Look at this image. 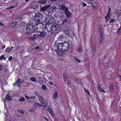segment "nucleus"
I'll list each match as a JSON object with an SVG mask.
<instances>
[{
    "label": "nucleus",
    "mask_w": 121,
    "mask_h": 121,
    "mask_svg": "<svg viewBox=\"0 0 121 121\" xmlns=\"http://www.w3.org/2000/svg\"><path fill=\"white\" fill-rule=\"evenodd\" d=\"M111 15V13H108V14L105 17V19H109L110 18Z\"/></svg>",
    "instance_id": "obj_23"
},
{
    "label": "nucleus",
    "mask_w": 121,
    "mask_h": 121,
    "mask_svg": "<svg viewBox=\"0 0 121 121\" xmlns=\"http://www.w3.org/2000/svg\"><path fill=\"white\" fill-rule=\"evenodd\" d=\"M28 111L29 112H32L35 111V109L33 108H30L28 110Z\"/></svg>",
    "instance_id": "obj_33"
},
{
    "label": "nucleus",
    "mask_w": 121,
    "mask_h": 121,
    "mask_svg": "<svg viewBox=\"0 0 121 121\" xmlns=\"http://www.w3.org/2000/svg\"><path fill=\"white\" fill-rule=\"evenodd\" d=\"M34 27V26L32 25H28L27 27L26 33L30 34L34 32L35 31Z\"/></svg>",
    "instance_id": "obj_4"
},
{
    "label": "nucleus",
    "mask_w": 121,
    "mask_h": 121,
    "mask_svg": "<svg viewBox=\"0 0 121 121\" xmlns=\"http://www.w3.org/2000/svg\"><path fill=\"white\" fill-rule=\"evenodd\" d=\"M64 36L62 35H60V38L61 39V38H64Z\"/></svg>",
    "instance_id": "obj_50"
},
{
    "label": "nucleus",
    "mask_w": 121,
    "mask_h": 121,
    "mask_svg": "<svg viewBox=\"0 0 121 121\" xmlns=\"http://www.w3.org/2000/svg\"><path fill=\"white\" fill-rule=\"evenodd\" d=\"M108 13H110V11L111 10V8H108Z\"/></svg>",
    "instance_id": "obj_48"
},
{
    "label": "nucleus",
    "mask_w": 121,
    "mask_h": 121,
    "mask_svg": "<svg viewBox=\"0 0 121 121\" xmlns=\"http://www.w3.org/2000/svg\"><path fill=\"white\" fill-rule=\"evenodd\" d=\"M74 59L78 62L79 63L81 62V61L77 57H74Z\"/></svg>",
    "instance_id": "obj_27"
},
{
    "label": "nucleus",
    "mask_w": 121,
    "mask_h": 121,
    "mask_svg": "<svg viewBox=\"0 0 121 121\" xmlns=\"http://www.w3.org/2000/svg\"><path fill=\"white\" fill-rule=\"evenodd\" d=\"M6 58L3 55H1L0 57V60H3V59H4L5 60Z\"/></svg>",
    "instance_id": "obj_31"
},
{
    "label": "nucleus",
    "mask_w": 121,
    "mask_h": 121,
    "mask_svg": "<svg viewBox=\"0 0 121 121\" xmlns=\"http://www.w3.org/2000/svg\"><path fill=\"white\" fill-rule=\"evenodd\" d=\"M4 26V25L2 23L0 22V26Z\"/></svg>",
    "instance_id": "obj_55"
},
{
    "label": "nucleus",
    "mask_w": 121,
    "mask_h": 121,
    "mask_svg": "<svg viewBox=\"0 0 121 121\" xmlns=\"http://www.w3.org/2000/svg\"><path fill=\"white\" fill-rule=\"evenodd\" d=\"M31 80L32 81L34 82H35L36 80V78L34 77H31Z\"/></svg>",
    "instance_id": "obj_30"
},
{
    "label": "nucleus",
    "mask_w": 121,
    "mask_h": 121,
    "mask_svg": "<svg viewBox=\"0 0 121 121\" xmlns=\"http://www.w3.org/2000/svg\"><path fill=\"white\" fill-rule=\"evenodd\" d=\"M39 101L40 103L42 105L44 106H47V104L46 101H45V99L42 97L41 96H39Z\"/></svg>",
    "instance_id": "obj_6"
},
{
    "label": "nucleus",
    "mask_w": 121,
    "mask_h": 121,
    "mask_svg": "<svg viewBox=\"0 0 121 121\" xmlns=\"http://www.w3.org/2000/svg\"><path fill=\"white\" fill-rule=\"evenodd\" d=\"M34 20L35 22L37 23H39V22H41L40 20L38 18H36V15L35 16Z\"/></svg>",
    "instance_id": "obj_16"
},
{
    "label": "nucleus",
    "mask_w": 121,
    "mask_h": 121,
    "mask_svg": "<svg viewBox=\"0 0 121 121\" xmlns=\"http://www.w3.org/2000/svg\"><path fill=\"white\" fill-rule=\"evenodd\" d=\"M60 25L56 24H54L52 25V28L53 30L56 31L60 29Z\"/></svg>",
    "instance_id": "obj_7"
},
{
    "label": "nucleus",
    "mask_w": 121,
    "mask_h": 121,
    "mask_svg": "<svg viewBox=\"0 0 121 121\" xmlns=\"http://www.w3.org/2000/svg\"><path fill=\"white\" fill-rule=\"evenodd\" d=\"M58 92L57 91H56L54 93V94L53 96V99H56L57 97L58 96Z\"/></svg>",
    "instance_id": "obj_19"
},
{
    "label": "nucleus",
    "mask_w": 121,
    "mask_h": 121,
    "mask_svg": "<svg viewBox=\"0 0 121 121\" xmlns=\"http://www.w3.org/2000/svg\"><path fill=\"white\" fill-rule=\"evenodd\" d=\"M39 36L37 35V34L36 33V34H34L33 36L28 37V38H29L31 40H33L37 38Z\"/></svg>",
    "instance_id": "obj_11"
},
{
    "label": "nucleus",
    "mask_w": 121,
    "mask_h": 121,
    "mask_svg": "<svg viewBox=\"0 0 121 121\" xmlns=\"http://www.w3.org/2000/svg\"><path fill=\"white\" fill-rule=\"evenodd\" d=\"M95 47H95V45H94L93 46V50H95L96 49Z\"/></svg>",
    "instance_id": "obj_61"
},
{
    "label": "nucleus",
    "mask_w": 121,
    "mask_h": 121,
    "mask_svg": "<svg viewBox=\"0 0 121 121\" xmlns=\"http://www.w3.org/2000/svg\"><path fill=\"white\" fill-rule=\"evenodd\" d=\"M46 0H41L38 1L39 3L42 4H44L46 2Z\"/></svg>",
    "instance_id": "obj_22"
},
{
    "label": "nucleus",
    "mask_w": 121,
    "mask_h": 121,
    "mask_svg": "<svg viewBox=\"0 0 121 121\" xmlns=\"http://www.w3.org/2000/svg\"><path fill=\"white\" fill-rule=\"evenodd\" d=\"M100 91L102 92H105V90H103L102 89H101Z\"/></svg>",
    "instance_id": "obj_51"
},
{
    "label": "nucleus",
    "mask_w": 121,
    "mask_h": 121,
    "mask_svg": "<svg viewBox=\"0 0 121 121\" xmlns=\"http://www.w3.org/2000/svg\"><path fill=\"white\" fill-rule=\"evenodd\" d=\"M12 59V56H10L9 58V60H11Z\"/></svg>",
    "instance_id": "obj_46"
},
{
    "label": "nucleus",
    "mask_w": 121,
    "mask_h": 121,
    "mask_svg": "<svg viewBox=\"0 0 121 121\" xmlns=\"http://www.w3.org/2000/svg\"><path fill=\"white\" fill-rule=\"evenodd\" d=\"M6 99L7 100H8L10 101H11L12 99L10 96L9 94H8L6 96Z\"/></svg>",
    "instance_id": "obj_17"
},
{
    "label": "nucleus",
    "mask_w": 121,
    "mask_h": 121,
    "mask_svg": "<svg viewBox=\"0 0 121 121\" xmlns=\"http://www.w3.org/2000/svg\"><path fill=\"white\" fill-rule=\"evenodd\" d=\"M47 110L48 112L50 114L52 118L53 119L54 115V112L50 108H48L47 109Z\"/></svg>",
    "instance_id": "obj_8"
},
{
    "label": "nucleus",
    "mask_w": 121,
    "mask_h": 121,
    "mask_svg": "<svg viewBox=\"0 0 121 121\" xmlns=\"http://www.w3.org/2000/svg\"><path fill=\"white\" fill-rule=\"evenodd\" d=\"M46 34V33L45 32H42L40 33V34L38 35V36H39L41 37H44L45 34Z\"/></svg>",
    "instance_id": "obj_21"
},
{
    "label": "nucleus",
    "mask_w": 121,
    "mask_h": 121,
    "mask_svg": "<svg viewBox=\"0 0 121 121\" xmlns=\"http://www.w3.org/2000/svg\"><path fill=\"white\" fill-rule=\"evenodd\" d=\"M100 33H99V35H100V37L99 38V42L100 43H101L102 41L103 40V39L104 38L103 36V31H101L100 29Z\"/></svg>",
    "instance_id": "obj_10"
},
{
    "label": "nucleus",
    "mask_w": 121,
    "mask_h": 121,
    "mask_svg": "<svg viewBox=\"0 0 121 121\" xmlns=\"http://www.w3.org/2000/svg\"><path fill=\"white\" fill-rule=\"evenodd\" d=\"M77 50L78 52H83L84 51V50H83L81 47H79L77 49Z\"/></svg>",
    "instance_id": "obj_24"
},
{
    "label": "nucleus",
    "mask_w": 121,
    "mask_h": 121,
    "mask_svg": "<svg viewBox=\"0 0 121 121\" xmlns=\"http://www.w3.org/2000/svg\"><path fill=\"white\" fill-rule=\"evenodd\" d=\"M25 97L27 99H30V96L29 97L27 95H25Z\"/></svg>",
    "instance_id": "obj_44"
},
{
    "label": "nucleus",
    "mask_w": 121,
    "mask_h": 121,
    "mask_svg": "<svg viewBox=\"0 0 121 121\" xmlns=\"http://www.w3.org/2000/svg\"><path fill=\"white\" fill-rule=\"evenodd\" d=\"M10 49H11V50H12V49L13 48V47H11V48H10Z\"/></svg>",
    "instance_id": "obj_63"
},
{
    "label": "nucleus",
    "mask_w": 121,
    "mask_h": 121,
    "mask_svg": "<svg viewBox=\"0 0 121 121\" xmlns=\"http://www.w3.org/2000/svg\"><path fill=\"white\" fill-rule=\"evenodd\" d=\"M75 80L76 83H77V84L81 85L83 84V82L82 81H80L78 80L77 78L75 79Z\"/></svg>",
    "instance_id": "obj_20"
},
{
    "label": "nucleus",
    "mask_w": 121,
    "mask_h": 121,
    "mask_svg": "<svg viewBox=\"0 0 121 121\" xmlns=\"http://www.w3.org/2000/svg\"><path fill=\"white\" fill-rule=\"evenodd\" d=\"M84 90L87 93L88 95L89 96L90 95H91L89 91L88 90L85 89H84Z\"/></svg>",
    "instance_id": "obj_29"
},
{
    "label": "nucleus",
    "mask_w": 121,
    "mask_h": 121,
    "mask_svg": "<svg viewBox=\"0 0 121 121\" xmlns=\"http://www.w3.org/2000/svg\"><path fill=\"white\" fill-rule=\"evenodd\" d=\"M23 82V81H21V80L20 79L17 80L16 82V83L13 84L14 85L16 84L18 87Z\"/></svg>",
    "instance_id": "obj_13"
},
{
    "label": "nucleus",
    "mask_w": 121,
    "mask_h": 121,
    "mask_svg": "<svg viewBox=\"0 0 121 121\" xmlns=\"http://www.w3.org/2000/svg\"><path fill=\"white\" fill-rule=\"evenodd\" d=\"M44 22L46 25H49L52 24L54 22L53 18L51 17H46L45 19Z\"/></svg>",
    "instance_id": "obj_5"
},
{
    "label": "nucleus",
    "mask_w": 121,
    "mask_h": 121,
    "mask_svg": "<svg viewBox=\"0 0 121 121\" xmlns=\"http://www.w3.org/2000/svg\"><path fill=\"white\" fill-rule=\"evenodd\" d=\"M36 15V18H38L41 22H43V15L41 13H38Z\"/></svg>",
    "instance_id": "obj_9"
},
{
    "label": "nucleus",
    "mask_w": 121,
    "mask_h": 121,
    "mask_svg": "<svg viewBox=\"0 0 121 121\" xmlns=\"http://www.w3.org/2000/svg\"><path fill=\"white\" fill-rule=\"evenodd\" d=\"M113 63H111V65L110 66L111 67H113Z\"/></svg>",
    "instance_id": "obj_59"
},
{
    "label": "nucleus",
    "mask_w": 121,
    "mask_h": 121,
    "mask_svg": "<svg viewBox=\"0 0 121 121\" xmlns=\"http://www.w3.org/2000/svg\"><path fill=\"white\" fill-rule=\"evenodd\" d=\"M117 80L119 81H121V75H119L117 77Z\"/></svg>",
    "instance_id": "obj_38"
},
{
    "label": "nucleus",
    "mask_w": 121,
    "mask_h": 121,
    "mask_svg": "<svg viewBox=\"0 0 121 121\" xmlns=\"http://www.w3.org/2000/svg\"><path fill=\"white\" fill-rule=\"evenodd\" d=\"M39 83L40 84H43V80H41L39 79Z\"/></svg>",
    "instance_id": "obj_42"
},
{
    "label": "nucleus",
    "mask_w": 121,
    "mask_h": 121,
    "mask_svg": "<svg viewBox=\"0 0 121 121\" xmlns=\"http://www.w3.org/2000/svg\"><path fill=\"white\" fill-rule=\"evenodd\" d=\"M71 81H68V82L67 83V84L68 86H69V85L71 84Z\"/></svg>",
    "instance_id": "obj_49"
},
{
    "label": "nucleus",
    "mask_w": 121,
    "mask_h": 121,
    "mask_svg": "<svg viewBox=\"0 0 121 121\" xmlns=\"http://www.w3.org/2000/svg\"><path fill=\"white\" fill-rule=\"evenodd\" d=\"M49 83L51 85H53V84H52V82L51 81L49 82Z\"/></svg>",
    "instance_id": "obj_53"
},
{
    "label": "nucleus",
    "mask_w": 121,
    "mask_h": 121,
    "mask_svg": "<svg viewBox=\"0 0 121 121\" xmlns=\"http://www.w3.org/2000/svg\"><path fill=\"white\" fill-rule=\"evenodd\" d=\"M86 10L85 9H84V10H83V13H85L86 12Z\"/></svg>",
    "instance_id": "obj_58"
},
{
    "label": "nucleus",
    "mask_w": 121,
    "mask_h": 121,
    "mask_svg": "<svg viewBox=\"0 0 121 121\" xmlns=\"http://www.w3.org/2000/svg\"><path fill=\"white\" fill-rule=\"evenodd\" d=\"M17 22H12L11 25V28L14 27L17 24Z\"/></svg>",
    "instance_id": "obj_26"
},
{
    "label": "nucleus",
    "mask_w": 121,
    "mask_h": 121,
    "mask_svg": "<svg viewBox=\"0 0 121 121\" xmlns=\"http://www.w3.org/2000/svg\"><path fill=\"white\" fill-rule=\"evenodd\" d=\"M14 7H10V8H7V9H6L7 10V9H12V8H13Z\"/></svg>",
    "instance_id": "obj_60"
},
{
    "label": "nucleus",
    "mask_w": 121,
    "mask_h": 121,
    "mask_svg": "<svg viewBox=\"0 0 121 121\" xmlns=\"http://www.w3.org/2000/svg\"><path fill=\"white\" fill-rule=\"evenodd\" d=\"M35 94L37 96H38V97H39V93L37 92H35Z\"/></svg>",
    "instance_id": "obj_47"
},
{
    "label": "nucleus",
    "mask_w": 121,
    "mask_h": 121,
    "mask_svg": "<svg viewBox=\"0 0 121 121\" xmlns=\"http://www.w3.org/2000/svg\"><path fill=\"white\" fill-rule=\"evenodd\" d=\"M38 6L37 5H35V7H33L32 8V9H35L37 8Z\"/></svg>",
    "instance_id": "obj_43"
},
{
    "label": "nucleus",
    "mask_w": 121,
    "mask_h": 121,
    "mask_svg": "<svg viewBox=\"0 0 121 121\" xmlns=\"http://www.w3.org/2000/svg\"><path fill=\"white\" fill-rule=\"evenodd\" d=\"M3 68V66L2 65H0V70L2 69Z\"/></svg>",
    "instance_id": "obj_52"
},
{
    "label": "nucleus",
    "mask_w": 121,
    "mask_h": 121,
    "mask_svg": "<svg viewBox=\"0 0 121 121\" xmlns=\"http://www.w3.org/2000/svg\"><path fill=\"white\" fill-rule=\"evenodd\" d=\"M115 20L114 19H112L109 22L110 23H111L113 22Z\"/></svg>",
    "instance_id": "obj_39"
},
{
    "label": "nucleus",
    "mask_w": 121,
    "mask_h": 121,
    "mask_svg": "<svg viewBox=\"0 0 121 121\" xmlns=\"http://www.w3.org/2000/svg\"><path fill=\"white\" fill-rule=\"evenodd\" d=\"M18 111L20 113L22 114H23L24 113V111L22 110L18 109Z\"/></svg>",
    "instance_id": "obj_32"
},
{
    "label": "nucleus",
    "mask_w": 121,
    "mask_h": 121,
    "mask_svg": "<svg viewBox=\"0 0 121 121\" xmlns=\"http://www.w3.org/2000/svg\"><path fill=\"white\" fill-rule=\"evenodd\" d=\"M44 119L45 120H46L47 121H48V119L45 117H44Z\"/></svg>",
    "instance_id": "obj_56"
},
{
    "label": "nucleus",
    "mask_w": 121,
    "mask_h": 121,
    "mask_svg": "<svg viewBox=\"0 0 121 121\" xmlns=\"http://www.w3.org/2000/svg\"><path fill=\"white\" fill-rule=\"evenodd\" d=\"M30 99H36V97L35 96H30Z\"/></svg>",
    "instance_id": "obj_37"
},
{
    "label": "nucleus",
    "mask_w": 121,
    "mask_h": 121,
    "mask_svg": "<svg viewBox=\"0 0 121 121\" xmlns=\"http://www.w3.org/2000/svg\"><path fill=\"white\" fill-rule=\"evenodd\" d=\"M106 19V22H107L108 20L109 19Z\"/></svg>",
    "instance_id": "obj_62"
},
{
    "label": "nucleus",
    "mask_w": 121,
    "mask_h": 121,
    "mask_svg": "<svg viewBox=\"0 0 121 121\" xmlns=\"http://www.w3.org/2000/svg\"><path fill=\"white\" fill-rule=\"evenodd\" d=\"M39 46H37L36 47H35V49H39Z\"/></svg>",
    "instance_id": "obj_54"
},
{
    "label": "nucleus",
    "mask_w": 121,
    "mask_h": 121,
    "mask_svg": "<svg viewBox=\"0 0 121 121\" xmlns=\"http://www.w3.org/2000/svg\"><path fill=\"white\" fill-rule=\"evenodd\" d=\"M58 7H59L58 10L60 12V13H59V16L61 17V19L60 20V21H62L63 23H64L65 22H66L67 19H66L65 17L63 15V10L65 11V13L68 17H69L71 14V13L69 10L67 9L65 7V5L64 3L62 4L61 2H60L59 3Z\"/></svg>",
    "instance_id": "obj_1"
},
{
    "label": "nucleus",
    "mask_w": 121,
    "mask_h": 121,
    "mask_svg": "<svg viewBox=\"0 0 121 121\" xmlns=\"http://www.w3.org/2000/svg\"><path fill=\"white\" fill-rule=\"evenodd\" d=\"M10 48H6L5 50V51L6 52H10L12 51V50H11Z\"/></svg>",
    "instance_id": "obj_28"
},
{
    "label": "nucleus",
    "mask_w": 121,
    "mask_h": 121,
    "mask_svg": "<svg viewBox=\"0 0 121 121\" xmlns=\"http://www.w3.org/2000/svg\"><path fill=\"white\" fill-rule=\"evenodd\" d=\"M63 78L64 81L65 82H67L68 78V77L67 74L66 73H64L63 74Z\"/></svg>",
    "instance_id": "obj_15"
},
{
    "label": "nucleus",
    "mask_w": 121,
    "mask_h": 121,
    "mask_svg": "<svg viewBox=\"0 0 121 121\" xmlns=\"http://www.w3.org/2000/svg\"><path fill=\"white\" fill-rule=\"evenodd\" d=\"M71 30L69 28H66L65 29L64 32L69 35H70V33Z\"/></svg>",
    "instance_id": "obj_14"
},
{
    "label": "nucleus",
    "mask_w": 121,
    "mask_h": 121,
    "mask_svg": "<svg viewBox=\"0 0 121 121\" xmlns=\"http://www.w3.org/2000/svg\"><path fill=\"white\" fill-rule=\"evenodd\" d=\"M110 89L112 91L113 89V86L112 85H111L110 87Z\"/></svg>",
    "instance_id": "obj_40"
},
{
    "label": "nucleus",
    "mask_w": 121,
    "mask_h": 121,
    "mask_svg": "<svg viewBox=\"0 0 121 121\" xmlns=\"http://www.w3.org/2000/svg\"><path fill=\"white\" fill-rule=\"evenodd\" d=\"M33 106L35 108H39L40 107L42 106V105L39 104L38 103H34L33 104Z\"/></svg>",
    "instance_id": "obj_12"
},
{
    "label": "nucleus",
    "mask_w": 121,
    "mask_h": 121,
    "mask_svg": "<svg viewBox=\"0 0 121 121\" xmlns=\"http://www.w3.org/2000/svg\"><path fill=\"white\" fill-rule=\"evenodd\" d=\"M51 6L50 4L46 5L41 8V11H44L47 10L48 13H51L53 11H55L57 9L56 5Z\"/></svg>",
    "instance_id": "obj_3"
},
{
    "label": "nucleus",
    "mask_w": 121,
    "mask_h": 121,
    "mask_svg": "<svg viewBox=\"0 0 121 121\" xmlns=\"http://www.w3.org/2000/svg\"><path fill=\"white\" fill-rule=\"evenodd\" d=\"M25 99L24 97L21 98L19 99V101L20 102H22L25 100Z\"/></svg>",
    "instance_id": "obj_35"
},
{
    "label": "nucleus",
    "mask_w": 121,
    "mask_h": 121,
    "mask_svg": "<svg viewBox=\"0 0 121 121\" xmlns=\"http://www.w3.org/2000/svg\"><path fill=\"white\" fill-rule=\"evenodd\" d=\"M98 90L100 91L101 89V86L99 85H98Z\"/></svg>",
    "instance_id": "obj_41"
},
{
    "label": "nucleus",
    "mask_w": 121,
    "mask_h": 121,
    "mask_svg": "<svg viewBox=\"0 0 121 121\" xmlns=\"http://www.w3.org/2000/svg\"><path fill=\"white\" fill-rule=\"evenodd\" d=\"M82 6L83 7H85L86 6V4L85 3L83 2V3Z\"/></svg>",
    "instance_id": "obj_45"
},
{
    "label": "nucleus",
    "mask_w": 121,
    "mask_h": 121,
    "mask_svg": "<svg viewBox=\"0 0 121 121\" xmlns=\"http://www.w3.org/2000/svg\"><path fill=\"white\" fill-rule=\"evenodd\" d=\"M5 47V46H3V49H4Z\"/></svg>",
    "instance_id": "obj_64"
},
{
    "label": "nucleus",
    "mask_w": 121,
    "mask_h": 121,
    "mask_svg": "<svg viewBox=\"0 0 121 121\" xmlns=\"http://www.w3.org/2000/svg\"><path fill=\"white\" fill-rule=\"evenodd\" d=\"M69 47V44L68 42L60 43L58 44V48L55 51L58 56H61L63 54V52L68 50Z\"/></svg>",
    "instance_id": "obj_2"
},
{
    "label": "nucleus",
    "mask_w": 121,
    "mask_h": 121,
    "mask_svg": "<svg viewBox=\"0 0 121 121\" xmlns=\"http://www.w3.org/2000/svg\"><path fill=\"white\" fill-rule=\"evenodd\" d=\"M117 33L119 34H121V27H120L117 31Z\"/></svg>",
    "instance_id": "obj_34"
},
{
    "label": "nucleus",
    "mask_w": 121,
    "mask_h": 121,
    "mask_svg": "<svg viewBox=\"0 0 121 121\" xmlns=\"http://www.w3.org/2000/svg\"><path fill=\"white\" fill-rule=\"evenodd\" d=\"M54 121H59L58 119L55 118L54 120Z\"/></svg>",
    "instance_id": "obj_57"
},
{
    "label": "nucleus",
    "mask_w": 121,
    "mask_h": 121,
    "mask_svg": "<svg viewBox=\"0 0 121 121\" xmlns=\"http://www.w3.org/2000/svg\"><path fill=\"white\" fill-rule=\"evenodd\" d=\"M87 2L90 3L93 6H94V4L95 3V2L91 0H87Z\"/></svg>",
    "instance_id": "obj_18"
},
{
    "label": "nucleus",
    "mask_w": 121,
    "mask_h": 121,
    "mask_svg": "<svg viewBox=\"0 0 121 121\" xmlns=\"http://www.w3.org/2000/svg\"><path fill=\"white\" fill-rule=\"evenodd\" d=\"M116 14H118L119 15H121V10L118 9L117 10L116 12Z\"/></svg>",
    "instance_id": "obj_25"
},
{
    "label": "nucleus",
    "mask_w": 121,
    "mask_h": 121,
    "mask_svg": "<svg viewBox=\"0 0 121 121\" xmlns=\"http://www.w3.org/2000/svg\"><path fill=\"white\" fill-rule=\"evenodd\" d=\"M42 88L43 89L46 90L47 88V87L45 85H43L42 86Z\"/></svg>",
    "instance_id": "obj_36"
}]
</instances>
